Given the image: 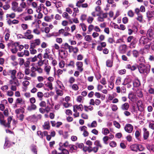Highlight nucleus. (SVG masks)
I'll use <instances>...</instances> for the list:
<instances>
[{"instance_id": "nucleus-1", "label": "nucleus", "mask_w": 154, "mask_h": 154, "mask_svg": "<svg viewBox=\"0 0 154 154\" xmlns=\"http://www.w3.org/2000/svg\"><path fill=\"white\" fill-rule=\"evenodd\" d=\"M150 66L149 65L140 64L138 67L139 72L141 73L148 74L150 70Z\"/></svg>"}, {"instance_id": "nucleus-2", "label": "nucleus", "mask_w": 154, "mask_h": 154, "mask_svg": "<svg viewBox=\"0 0 154 154\" xmlns=\"http://www.w3.org/2000/svg\"><path fill=\"white\" fill-rule=\"evenodd\" d=\"M17 72V71L15 69L10 70H9V73L11 74V80H9V82L11 84L14 83V84L18 85L19 81L16 76V74Z\"/></svg>"}, {"instance_id": "nucleus-3", "label": "nucleus", "mask_w": 154, "mask_h": 154, "mask_svg": "<svg viewBox=\"0 0 154 154\" xmlns=\"http://www.w3.org/2000/svg\"><path fill=\"white\" fill-rule=\"evenodd\" d=\"M33 28V32L37 35L40 34L41 32L39 30L40 26L39 24L36 22L32 23L31 25Z\"/></svg>"}, {"instance_id": "nucleus-4", "label": "nucleus", "mask_w": 154, "mask_h": 154, "mask_svg": "<svg viewBox=\"0 0 154 154\" xmlns=\"http://www.w3.org/2000/svg\"><path fill=\"white\" fill-rule=\"evenodd\" d=\"M24 38L29 40L33 39L34 35L32 34V30L30 29H27L24 33Z\"/></svg>"}, {"instance_id": "nucleus-5", "label": "nucleus", "mask_w": 154, "mask_h": 154, "mask_svg": "<svg viewBox=\"0 0 154 154\" xmlns=\"http://www.w3.org/2000/svg\"><path fill=\"white\" fill-rule=\"evenodd\" d=\"M45 52L43 55L44 58L48 59L49 60H52L53 59V56L50 54L51 51L49 48H46L45 49Z\"/></svg>"}, {"instance_id": "nucleus-6", "label": "nucleus", "mask_w": 154, "mask_h": 154, "mask_svg": "<svg viewBox=\"0 0 154 154\" xmlns=\"http://www.w3.org/2000/svg\"><path fill=\"white\" fill-rule=\"evenodd\" d=\"M128 49L126 45L125 44L120 45L118 48L119 52L121 54H125L127 51Z\"/></svg>"}, {"instance_id": "nucleus-7", "label": "nucleus", "mask_w": 154, "mask_h": 154, "mask_svg": "<svg viewBox=\"0 0 154 154\" xmlns=\"http://www.w3.org/2000/svg\"><path fill=\"white\" fill-rule=\"evenodd\" d=\"M149 41V39L146 36H141L139 40V43L140 45H144L147 44Z\"/></svg>"}, {"instance_id": "nucleus-8", "label": "nucleus", "mask_w": 154, "mask_h": 154, "mask_svg": "<svg viewBox=\"0 0 154 154\" xmlns=\"http://www.w3.org/2000/svg\"><path fill=\"white\" fill-rule=\"evenodd\" d=\"M30 42L31 46L35 47L36 46L40 45L41 41L39 39H36L32 41H30Z\"/></svg>"}, {"instance_id": "nucleus-9", "label": "nucleus", "mask_w": 154, "mask_h": 154, "mask_svg": "<svg viewBox=\"0 0 154 154\" xmlns=\"http://www.w3.org/2000/svg\"><path fill=\"white\" fill-rule=\"evenodd\" d=\"M146 36L151 39H154V30L151 29H149L147 31L146 34Z\"/></svg>"}, {"instance_id": "nucleus-10", "label": "nucleus", "mask_w": 154, "mask_h": 154, "mask_svg": "<svg viewBox=\"0 0 154 154\" xmlns=\"http://www.w3.org/2000/svg\"><path fill=\"white\" fill-rule=\"evenodd\" d=\"M124 129L127 132L131 133L133 130V127L131 124H127L125 126Z\"/></svg>"}, {"instance_id": "nucleus-11", "label": "nucleus", "mask_w": 154, "mask_h": 154, "mask_svg": "<svg viewBox=\"0 0 154 154\" xmlns=\"http://www.w3.org/2000/svg\"><path fill=\"white\" fill-rule=\"evenodd\" d=\"M59 54L60 55L61 58H64L66 57L68 55V52L67 51L63 49L59 50Z\"/></svg>"}, {"instance_id": "nucleus-12", "label": "nucleus", "mask_w": 154, "mask_h": 154, "mask_svg": "<svg viewBox=\"0 0 154 154\" xmlns=\"http://www.w3.org/2000/svg\"><path fill=\"white\" fill-rule=\"evenodd\" d=\"M20 6L19 7V9H18V12H21L23 11V9L26 8L27 7V5L26 3L23 1H22L20 5Z\"/></svg>"}, {"instance_id": "nucleus-13", "label": "nucleus", "mask_w": 154, "mask_h": 154, "mask_svg": "<svg viewBox=\"0 0 154 154\" xmlns=\"http://www.w3.org/2000/svg\"><path fill=\"white\" fill-rule=\"evenodd\" d=\"M61 48L65 50H69V52L71 53V48H72V46L69 45L67 43H65L62 45Z\"/></svg>"}, {"instance_id": "nucleus-14", "label": "nucleus", "mask_w": 154, "mask_h": 154, "mask_svg": "<svg viewBox=\"0 0 154 154\" xmlns=\"http://www.w3.org/2000/svg\"><path fill=\"white\" fill-rule=\"evenodd\" d=\"M76 65L77 67V69L80 72H82L83 70L82 67L83 63L80 61H78L76 63Z\"/></svg>"}, {"instance_id": "nucleus-15", "label": "nucleus", "mask_w": 154, "mask_h": 154, "mask_svg": "<svg viewBox=\"0 0 154 154\" xmlns=\"http://www.w3.org/2000/svg\"><path fill=\"white\" fill-rule=\"evenodd\" d=\"M146 14L149 20L154 18V11H149L146 12Z\"/></svg>"}, {"instance_id": "nucleus-16", "label": "nucleus", "mask_w": 154, "mask_h": 154, "mask_svg": "<svg viewBox=\"0 0 154 154\" xmlns=\"http://www.w3.org/2000/svg\"><path fill=\"white\" fill-rule=\"evenodd\" d=\"M132 82V77L131 76H127L124 79V82L122 85H126L130 84Z\"/></svg>"}, {"instance_id": "nucleus-17", "label": "nucleus", "mask_w": 154, "mask_h": 154, "mask_svg": "<svg viewBox=\"0 0 154 154\" xmlns=\"http://www.w3.org/2000/svg\"><path fill=\"white\" fill-rule=\"evenodd\" d=\"M18 4L15 2H13L12 3V9L14 11L18 12V9L19 7H18Z\"/></svg>"}, {"instance_id": "nucleus-18", "label": "nucleus", "mask_w": 154, "mask_h": 154, "mask_svg": "<svg viewBox=\"0 0 154 154\" xmlns=\"http://www.w3.org/2000/svg\"><path fill=\"white\" fill-rule=\"evenodd\" d=\"M99 17H98L97 20L98 21L100 22H102L104 21V19L105 18L107 17V13H103L102 14L99 15Z\"/></svg>"}, {"instance_id": "nucleus-19", "label": "nucleus", "mask_w": 154, "mask_h": 154, "mask_svg": "<svg viewBox=\"0 0 154 154\" xmlns=\"http://www.w3.org/2000/svg\"><path fill=\"white\" fill-rule=\"evenodd\" d=\"M129 107L128 103H125L122 104L121 106V109L123 111L127 110Z\"/></svg>"}, {"instance_id": "nucleus-20", "label": "nucleus", "mask_w": 154, "mask_h": 154, "mask_svg": "<svg viewBox=\"0 0 154 154\" xmlns=\"http://www.w3.org/2000/svg\"><path fill=\"white\" fill-rule=\"evenodd\" d=\"M48 62V60L46 59L44 60H39L37 63L38 66H42L43 64L45 65L47 62Z\"/></svg>"}, {"instance_id": "nucleus-21", "label": "nucleus", "mask_w": 154, "mask_h": 154, "mask_svg": "<svg viewBox=\"0 0 154 154\" xmlns=\"http://www.w3.org/2000/svg\"><path fill=\"white\" fill-rule=\"evenodd\" d=\"M143 138L144 140H146L149 137V131H147V129L145 128L143 129Z\"/></svg>"}, {"instance_id": "nucleus-22", "label": "nucleus", "mask_w": 154, "mask_h": 154, "mask_svg": "<svg viewBox=\"0 0 154 154\" xmlns=\"http://www.w3.org/2000/svg\"><path fill=\"white\" fill-rule=\"evenodd\" d=\"M37 134L41 138H43L44 137L46 136L48 134V132L47 131H44L42 132L41 131H38L37 132Z\"/></svg>"}, {"instance_id": "nucleus-23", "label": "nucleus", "mask_w": 154, "mask_h": 154, "mask_svg": "<svg viewBox=\"0 0 154 154\" xmlns=\"http://www.w3.org/2000/svg\"><path fill=\"white\" fill-rule=\"evenodd\" d=\"M51 67L49 65L48 62L45 64V66L44 70L46 72L47 74H48L50 71Z\"/></svg>"}, {"instance_id": "nucleus-24", "label": "nucleus", "mask_w": 154, "mask_h": 154, "mask_svg": "<svg viewBox=\"0 0 154 154\" xmlns=\"http://www.w3.org/2000/svg\"><path fill=\"white\" fill-rule=\"evenodd\" d=\"M133 84L134 87H138L140 85V82L137 78H136L133 82Z\"/></svg>"}, {"instance_id": "nucleus-25", "label": "nucleus", "mask_w": 154, "mask_h": 154, "mask_svg": "<svg viewBox=\"0 0 154 154\" xmlns=\"http://www.w3.org/2000/svg\"><path fill=\"white\" fill-rule=\"evenodd\" d=\"M12 120V118L11 117H9L8 119V123H6L5 121V123L2 124L4 125L5 127L9 128L10 127V124Z\"/></svg>"}, {"instance_id": "nucleus-26", "label": "nucleus", "mask_w": 154, "mask_h": 154, "mask_svg": "<svg viewBox=\"0 0 154 154\" xmlns=\"http://www.w3.org/2000/svg\"><path fill=\"white\" fill-rule=\"evenodd\" d=\"M37 108L36 106L34 104H31L27 108V110L29 111H31L32 110H35Z\"/></svg>"}, {"instance_id": "nucleus-27", "label": "nucleus", "mask_w": 154, "mask_h": 154, "mask_svg": "<svg viewBox=\"0 0 154 154\" xmlns=\"http://www.w3.org/2000/svg\"><path fill=\"white\" fill-rule=\"evenodd\" d=\"M9 84L11 85V89L12 91H15L17 90V86H18L20 85V83L19 82V84L18 85H17L15 84H14V83H13L12 84H11L9 82Z\"/></svg>"}, {"instance_id": "nucleus-28", "label": "nucleus", "mask_w": 154, "mask_h": 154, "mask_svg": "<svg viewBox=\"0 0 154 154\" xmlns=\"http://www.w3.org/2000/svg\"><path fill=\"white\" fill-rule=\"evenodd\" d=\"M31 151L35 154H37V147L36 146L32 144L30 147Z\"/></svg>"}, {"instance_id": "nucleus-29", "label": "nucleus", "mask_w": 154, "mask_h": 154, "mask_svg": "<svg viewBox=\"0 0 154 154\" xmlns=\"http://www.w3.org/2000/svg\"><path fill=\"white\" fill-rule=\"evenodd\" d=\"M43 127L44 129H49L50 127L49 122V121L45 122L44 125H43Z\"/></svg>"}, {"instance_id": "nucleus-30", "label": "nucleus", "mask_w": 154, "mask_h": 154, "mask_svg": "<svg viewBox=\"0 0 154 154\" xmlns=\"http://www.w3.org/2000/svg\"><path fill=\"white\" fill-rule=\"evenodd\" d=\"M69 143L68 141H66L65 143H60L59 146L61 148H63V147H66L67 146H69Z\"/></svg>"}, {"instance_id": "nucleus-31", "label": "nucleus", "mask_w": 154, "mask_h": 154, "mask_svg": "<svg viewBox=\"0 0 154 154\" xmlns=\"http://www.w3.org/2000/svg\"><path fill=\"white\" fill-rule=\"evenodd\" d=\"M130 147L131 150L137 152L138 148V144H134L130 146Z\"/></svg>"}, {"instance_id": "nucleus-32", "label": "nucleus", "mask_w": 154, "mask_h": 154, "mask_svg": "<svg viewBox=\"0 0 154 154\" xmlns=\"http://www.w3.org/2000/svg\"><path fill=\"white\" fill-rule=\"evenodd\" d=\"M70 149V151L71 152H73V150H76L77 149V148L76 146H75L72 144H69V146Z\"/></svg>"}, {"instance_id": "nucleus-33", "label": "nucleus", "mask_w": 154, "mask_h": 154, "mask_svg": "<svg viewBox=\"0 0 154 154\" xmlns=\"http://www.w3.org/2000/svg\"><path fill=\"white\" fill-rule=\"evenodd\" d=\"M87 125L89 128H95L97 126V123L96 121H94L91 124H88Z\"/></svg>"}, {"instance_id": "nucleus-34", "label": "nucleus", "mask_w": 154, "mask_h": 154, "mask_svg": "<svg viewBox=\"0 0 154 154\" xmlns=\"http://www.w3.org/2000/svg\"><path fill=\"white\" fill-rule=\"evenodd\" d=\"M24 76L23 73L21 72H19L17 73L16 77L18 79H22L23 78Z\"/></svg>"}, {"instance_id": "nucleus-35", "label": "nucleus", "mask_w": 154, "mask_h": 154, "mask_svg": "<svg viewBox=\"0 0 154 154\" xmlns=\"http://www.w3.org/2000/svg\"><path fill=\"white\" fill-rule=\"evenodd\" d=\"M14 47H17L18 49L20 51H21L24 48V46L22 45H20L18 43H14Z\"/></svg>"}, {"instance_id": "nucleus-36", "label": "nucleus", "mask_w": 154, "mask_h": 154, "mask_svg": "<svg viewBox=\"0 0 154 154\" xmlns=\"http://www.w3.org/2000/svg\"><path fill=\"white\" fill-rule=\"evenodd\" d=\"M102 133L104 135H106L109 133V131L108 128H102Z\"/></svg>"}, {"instance_id": "nucleus-37", "label": "nucleus", "mask_w": 154, "mask_h": 154, "mask_svg": "<svg viewBox=\"0 0 154 154\" xmlns=\"http://www.w3.org/2000/svg\"><path fill=\"white\" fill-rule=\"evenodd\" d=\"M126 67L128 69H130L132 71H134L137 69V67L135 66H131L130 64H128L127 65Z\"/></svg>"}, {"instance_id": "nucleus-38", "label": "nucleus", "mask_w": 154, "mask_h": 154, "mask_svg": "<svg viewBox=\"0 0 154 154\" xmlns=\"http://www.w3.org/2000/svg\"><path fill=\"white\" fill-rule=\"evenodd\" d=\"M33 16H32L28 15L23 17L25 21L31 20H32Z\"/></svg>"}, {"instance_id": "nucleus-39", "label": "nucleus", "mask_w": 154, "mask_h": 154, "mask_svg": "<svg viewBox=\"0 0 154 154\" xmlns=\"http://www.w3.org/2000/svg\"><path fill=\"white\" fill-rule=\"evenodd\" d=\"M15 112L16 114V115L21 114L23 113L24 112V110L21 109H17L15 110Z\"/></svg>"}, {"instance_id": "nucleus-40", "label": "nucleus", "mask_w": 154, "mask_h": 154, "mask_svg": "<svg viewBox=\"0 0 154 154\" xmlns=\"http://www.w3.org/2000/svg\"><path fill=\"white\" fill-rule=\"evenodd\" d=\"M16 103H17L23 104H24V101L22 98L20 97L16 99Z\"/></svg>"}, {"instance_id": "nucleus-41", "label": "nucleus", "mask_w": 154, "mask_h": 154, "mask_svg": "<svg viewBox=\"0 0 154 154\" xmlns=\"http://www.w3.org/2000/svg\"><path fill=\"white\" fill-rule=\"evenodd\" d=\"M27 60H29L30 62H34L37 60L36 56H35L33 57H29L27 59Z\"/></svg>"}, {"instance_id": "nucleus-42", "label": "nucleus", "mask_w": 154, "mask_h": 154, "mask_svg": "<svg viewBox=\"0 0 154 154\" xmlns=\"http://www.w3.org/2000/svg\"><path fill=\"white\" fill-rule=\"evenodd\" d=\"M145 60L144 59V58L143 56L140 57H139L138 60V63L141 64H142V63L145 62Z\"/></svg>"}, {"instance_id": "nucleus-43", "label": "nucleus", "mask_w": 154, "mask_h": 154, "mask_svg": "<svg viewBox=\"0 0 154 154\" xmlns=\"http://www.w3.org/2000/svg\"><path fill=\"white\" fill-rule=\"evenodd\" d=\"M94 144L96 146L98 147V148H102V145L100 142V141L99 140H96L94 142Z\"/></svg>"}, {"instance_id": "nucleus-44", "label": "nucleus", "mask_w": 154, "mask_h": 154, "mask_svg": "<svg viewBox=\"0 0 154 154\" xmlns=\"http://www.w3.org/2000/svg\"><path fill=\"white\" fill-rule=\"evenodd\" d=\"M44 96L43 93L42 92H38L37 93V96L39 100H42Z\"/></svg>"}, {"instance_id": "nucleus-45", "label": "nucleus", "mask_w": 154, "mask_h": 154, "mask_svg": "<svg viewBox=\"0 0 154 154\" xmlns=\"http://www.w3.org/2000/svg\"><path fill=\"white\" fill-rule=\"evenodd\" d=\"M34 47L31 46L29 48V50L30 53L32 54H35L37 52V51L34 49Z\"/></svg>"}, {"instance_id": "nucleus-46", "label": "nucleus", "mask_w": 154, "mask_h": 154, "mask_svg": "<svg viewBox=\"0 0 154 154\" xmlns=\"http://www.w3.org/2000/svg\"><path fill=\"white\" fill-rule=\"evenodd\" d=\"M79 51V49L77 47L74 48L72 46V48H71V52L72 51L74 54L77 53Z\"/></svg>"}, {"instance_id": "nucleus-47", "label": "nucleus", "mask_w": 154, "mask_h": 154, "mask_svg": "<svg viewBox=\"0 0 154 154\" xmlns=\"http://www.w3.org/2000/svg\"><path fill=\"white\" fill-rule=\"evenodd\" d=\"M74 106L75 107L76 109H77L79 111H82L83 109L82 105V104H80L79 105H74Z\"/></svg>"}, {"instance_id": "nucleus-48", "label": "nucleus", "mask_w": 154, "mask_h": 154, "mask_svg": "<svg viewBox=\"0 0 154 154\" xmlns=\"http://www.w3.org/2000/svg\"><path fill=\"white\" fill-rule=\"evenodd\" d=\"M58 149L59 150H61L63 154H69L68 151L65 149L59 147Z\"/></svg>"}, {"instance_id": "nucleus-49", "label": "nucleus", "mask_w": 154, "mask_h": 154, "mask_svg": "<svg viewBox=\"0 0 154 154\" xmlns=\"http://www.w3.org/2000/svg\"><path fill=\"white\" fill-rule=\"evenodd\" d=\"M17 117L21 121H23L24 118V115H23V113H21L20 114L17 115H16Z\"/></svg>"}, {"instance_id": "nucleus-50", "label": "nucleus", "mask_w": 154, "mask_h": 154, "mask_svg": "<svg viewBox=\"0 0 154 154\" xmlns=\"http://www.w3.org/2000/svg\"><path fill=\"white\" fill-rule=\"evenodd\" d=\"M106 65L109 67H111L112 65V62L111 60H108L106 62Z\"/></svg>"}, {"instance_id": "nucleus-51", "label": "nucleus", "mask_w": 154, "mask_h": 154, "mask_svg": "<svg viewBox=\"0 0 154 154\" xmlns=\"http://www.w3.org/2000/svg\"><path fill=\"white\" fill-rule=\"evenodd\" d=\"M136 42V39L135 40H133L132 42H131L129 47L131 48H134L135 47V43Z\"/></svg>"}, {"instance_id": "nucleus-52", "label": "nucleus", "mask_w": 154, "mask_h": 154, "mask_svg": "<svg viewBox=\"0 0 154 154\" xmlns=\"http://www.w3.org/2000/svg\"><path fill=\"white\" fill-rule=\"evenodd\" d=\"M62 16L63 18H65L67 19H69L70 18V17L69 15L66 12L63 13L62 14Z\"/></svg>"}, {"instance_id": "nucleus-53", "label": "nucleus", "mask_w": 154, "mask_h": 154, "mask_svg": "<svg viewBox=\"0 0 154 154\" xmlns=\"http://www.w3.org/2000/svg\"><path fill=\"white\" fill-rule=\"evenodd\" d=\"M136 38H134L133 36H129L127 39V42H132V41L133 40H135Z\"/></svg>"}, {"instance_id": "nucleus-54", "label": "nucleus", "mask_w": 154, "mask_h": 154, "mask_svg": "<svg viewBox=\"0 0 154 154\" xmlns=\"http://www.w3.org/2000/svg\"><path fill=\"white\" fill-rule=\"evenodd\" d=\"M19 62V64L20 66H22L24 65V59L22 58H20L18 59Z\"/></svg>"}, {"instance_id": "nucleus-55", "label": "nucleus", "mask_w": 154, "mask_h": 154, "mask_svg": "<svg viewBox=\"0 0 154 154\" xmlns=\"http://www.w3.org/2000/svg\"><path fill=\"white\" fill-rule=\"evenodd\" d=\"M84 98L82 96H78L77 98V101L79 103H82L83 102Z\"/></svg>"}, {"instance_id": "nucleus-56", "label": "nucleus", "mask_w": 154, "mask_h": 154, "mask_svg": "<svg viewBox=\"0 0 154 154\" xmlns=\"http://www.w3.org/2000/svg\"><path fill=\"white\" fill-rule=\"evenodd\" d=\"M135 97L134 94L132 93H130L128 94V98L131 100H132Z\"/></svg>"}, {"instance_id": "nucleus-57", "label": "nucleus", "mask_w": 154, "mask_h": 154, "mask_svg": "<svg viewBox=\"0 0 154 154\" xmlns=\"http://www.w3.org/2000/svg\"><path fill=\"white\" fill-rule=\"evenodd\" d=\"M85 39L86 41L90 42L92 40V37L91 35H88L85 36Z\"/></svg>"}, {"instance_id": "nucleus-58", "label": "nucleus", "mask_w": 154, "mask_h": 154, "mask_svg": "<svg viewBox=\"0 0 154 154\" xmlns=\"http://www.w3.org/2000/svg\"><path fill=\"white\" fill-rule=\"evenodd\" d=\"M43 5L42 4H40L39 6H37V8H35L36 9V11L37 12H40L42 9V7L43 6Z\"/></svg>"}, {"instance_id": "nucleus-59", "label": "nucleus", "mask_w": 154, "mask_h": 154, "mask_svg": "<svg viewBox=\"0 0 154 154\" xmlns=\"http://www.w3.org/2000/svg\"><path fill=\"white\" fill-rule=\"evenodd\" d=\"M54 3L55 4L56 7L57 8L60 7L62 6L61 2H56Z\"/></svg>"}, {"instance_id": "nucleus-60", "label": "nucleus", "mask_w": 154, "mask_h": 154, "mask_svg": "<svg viewBox=\"0 0 154 154\" xmlns=\"http://www.w3.org/2000/svg\"><path fill=\"white\" fill-rule=\"evenodd\" d=\"M94 26L93 25H90L88 27V32H88V33L89 34L93 29H94Z\"/></svg>"}, {"instance_id": "nucleus-61", "label": "nucleus", "mask_w": 154, "mask_h": 154, "mask_svg": "<svg viewBox=\"0 0 154 154\" xmlns=\"http://www.w3.org/2000/svg\"><path fill=\"white\" fill-rule=\"evenodd\" d=\"M22 29L24 30H27L28 29V26L27 24H22L21 25Z\"/></svg>"}, {"instance_id": "nucleus-62", "label": "nucleus", "mask_w": 154, "mask_h": 154, "mask_svg": "<svg viewBox=\"0 0 154 154\" xmlns=\"http://www.w3.org/2000/svg\"><path fill=\"white\" fill-rule=\"evenodd\" d=\"M134 57H137L139 55L138 52L136 50H134L132 51Z\"/></svg>"}, {"instance_id": "nucleus-63", "label": "nucleus", "mask_w": 154, "mask_h": 154, "mask_svg": "<svg viewBox=\"0 0 154 154\" xmlns=\"http://www.w3.org/2000/svg\"><path fill=\"white\" fill-rule=\"evenodd\" d=\"M57 83L58 84V86L62 90L64 89V87L60 82L59 81Z\"/></svg>"}, {"instance_id": "nucleus-64", "label": "nucleus", "mask_w": 154, "mask_h": 154, "mask_svg": "<svg viewBox=\"0 0 154 154\" xmlns=\"http://www.w3.org/2000/svg\"><path fill=\"white\" fill-rule=\"evenodd\" d=\"M149 128L152 129L154 132V123L151 122L149 123Z\"/></svg>"}]
</instances>
